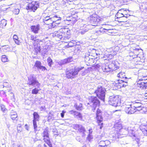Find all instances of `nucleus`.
I'll list each match as a JSON object with an SVG mask.
<instances>
[{"label":"nucleus","instance_id":"f257e3e1","mask_svg":"<svg viewBox=\"0 0 147 147\" xmlns=\"http://www.w3.org/2000/svg\"><path fill=\"white\" fill-rule=\"evenodd\" d=\"M114 127L115 131L113 136L116 138H121L124 137L123 135L128 134L130 136H135L134 128L131 127L125 126L122 127L121 124L120 122L116 123Z\"/></svg>","mask_w":147,"mask_h":147},{"label":"nucleus","instance_id":"f03ea898","mask_svg":"<svg viewBox=\"0 0 147 147\" xmlns=\"http://www.w3.org/2000/svg\"><path fill=\"white\" fill-rule=\"evenodd\" d=\"M28 84L30 85L34 86V87H36L37 88H35L33 89L32 91V93L33 94H37L40 91V90L38 89L39 88L40 83H39L38 81L34 77V75H31L28 77Z\"/></svg>","mask_w":147,"mask_h":147},{"label":"nucleus","instance_id":"7ed1b4c3","mask_svg":"<svg viewBox=\"0 0 147 147\" xmlns=\"http://www.w3.org/2000/svg\"><path fill=\"white\" fill-rule=\"evenodd\" d=\"M121 98V96L119 95H113L110 96L109 99V104L115 107L120 106Z\"/></svg>","mask_w":147,"mask_h":147},{"label":"nucleus","instance_id":"20e7f679","mask_svg":"<svg viewBox=\"0 0 147 147\" xmlns=\"http://www.w3.org/2000/svg\"><path fill=\"white\" fill-rule=\"evenodd\" d=\"M127 78L124 80H119L116 82H114L112 84V86L114 90H117L121 87H125L127 85Z\"/></svg>","mask_w":147,"mask_h":147},{"label":"nucleus","instance_id":"39448f33","mask_svg":"<svg viewBox=\"0 0 147 147\" xmlns=\"http://www.w3.org/2000/svg\"><path fill=\"white\" fill-rule=\"evenodd\" d=\"M84 67L75 68L74 69H70L66 72V77L69 79L73 78L74 76L78 74V72L84 68Z\"/></svg>","mask_w":147,"mask_h":147},{"label":"nucleus","instance_id":"423d86ee","mask_svg":"<svg viewBox=\"0 0 147 147\" xmlns=\"http://www.w3.org/2000/svg\"><path fill=\"white\" fill-rule=\"evenodd\" d=\"M99 101L96 97L92 96L89 97L88 104L92 107V110L94 111L96 107L99 105Z\"/></svg>","mask_w":147,"mask_h":147},{"label":"nucleus","instance_id":"0eeeda50","mask_svg":"<svg viewBox=\"0 0 147 147\" xmlns=\"http://www.w3.org/2000/svg\"><path fill=\"white\" fill-rule=\"evenodd\" d=\"M105 89L100 86L98 87L97 89L94 91V92L96 94L98 98L104 101L105 96Z\"/></svg>","mask_w":147,"mask_h":147},{"label":"nucleus","instance_id":"6e6552de","mask_svg":"<svg viewBox=\"0 0 147 147\" xmlns=\"http://www.w3.org/2000/svg\"><path fill=\"white\" fill-rule=\"evenodd\" d=\"M49 129L48 127L44 129L43 132L42 134V135L43 137V140L49 146V147H53L50 141V138L48 133Z\"/></svg>","mask_w":147,"mask_h":147},{"label":"nucleus","instance_id":"1a4fd4ad","mask_svg":"<svg viewBox=\"0 0 147 147\" xmlns=\"http://www.w3.org/2000/svg\"><path fill=\"white\" fill-rule=\"evenodd\" d=\"M38 7V3L36 1H33L28 4L26 9L27 10L34 12Z\"/></svg>","mask_w":147,"mask_h":147},{"label":"nucleus","instance_id":"9d476101","mask_svg":"<svg viewBox=\"0 0 147 147\" xmlns=\"http://www.w3.org/2000/svg\"><path fill=\"white\" fill-rule=\"evenodd\" d=\"M101 112L100 110L98 109H97L96 113V119L97 120V122L99 125H100V129H101L102 127V126L101 125H102L103 123L102 121H103V118L101 116Z\"/></svg>","mask_w":147,"mask_h":147},{"label":"nucleus","instance_id":"9b49d317","mask_svg":"<svg viewBox=\"0 0 147 147\" xmlns=\"http://www.w3.org/2000/svg\"><path fill=\"white\" fill-rule=\"evenodd\" d=\"M132 103L136 111H140L143 108L142 106V104L141 103V101L139 100H136L133 101Z\"/></svg>","mask_w":147,"mask_h":147},{"label":"nucleus","instance_id":"f8f14e48","mask_svg":"<svg viewBox=\"0 0 147 147\" xmlns=\"http://www.w3.org/2000/svg\"><path fill=\"white\" fill-rule=\"evenodd\" d=\"M60 31L59 30L58 31H55L53 33V35L54 36H55L58 38H59L62 40H64V42H66L69 38V37H67L64 36L62 35V33H61Z\"/></svg>","mask_w":147,"mask_h":147},{"label":"nucleus","instance_id":"ddd939ff","mask_svg":"<svg viewBox=\"0 0 147 147\" xmlns=\"http://www.w3.org/2000/svg\"><path fill=\"white\" fill-rule=\"evenodd\" d=\"M125 112L128 114H134L136 111L134 107L131 104L127 105L125 107Z\"/></svg>","mask_w":147,"mask_h":147},{"label":"nucleus","instance_id":"4468645a","mask_svg":"<svg viewBox=\"0 0 147 147\" xmlns=\"http://www.w3.org/2000/svg\"><path fill=\"white\" fill-rule=\"evenodd\" d=\"M119 64L117 61H113L109 63L108 65L111 71L115 70L119 67Z\"/></svg>","mask_w":147,"mask_h":147},{"label":"nucleus","instance_id":"2eb2a0df","mask_svg":"<svg viewBox=\"0 0 147 147\" xmlns=\"http://www.w3.org/2000/svg\"><path fill=\"white\" fill-rule=\"evenodd\" d=\"M69 113L74 116L75 117H77L80 119L81 120L82 119V116L81 114L76 111L71 110L69 111Z\"/></svg>","mask_w":147,"mask_h":147},{"label":"nucleus","instance_id":"dca6fc26","mask_svg":"<svg viewBox=\"0 0 147 147\" xmlns=\"http://www.w3.org/2000/svg\"><path fill=\"white\" fill-rule=\"evenodd\" d=\"M88 29L86 25H84L80 27V29L79 30L78 34L83 35L86 32L88 31Z\"/></svg>","mask_w":147,"mask_h":147},{"label":"nucleus","instance_id":"f3484780","mask_svg":"<svg viewBox=\"0 0 147 147\" xmlns=\"http://www.w3.org/2000/svg\"><path fill=\"white\" fill-rule=\"evenodd\" d=\"M100 22V19L97 17H91V22L93 26H97Z\"/></svg>","mask_w":147,"mask_h":147},{"label":"nucleus","instance_id":"a211bd4d","mask_svg":"<svg viewBox=\"0 0 147 147\" xmlns=\"http://www.w3.org/2000/svg\"><path fill=\"white\" fill-rule=\"evenodd\" d=\"M34 66L37 67L38 69H40L42 71H44L46 69L45 67L41 65V62L38 61H36Z\"/></svg>","mask_w":147,"mask_h":147},{"label":"nucleus","instance_id":"6ab92c4d","mask_svg":"<svg viewBox=\"0 0 147 147\" xmlns=\"http://www.w3.org/2000/svg\"><path fill=\"white\" fill-rule=\"evenodd\" d=\"M121 11H119L117 13L116 16L117 18H124V21H122V22H126V20L127 19V15L125 14L123 15V13H121Z\"/></svg>","mask_w":147,"mask_h":147},{"label":"nucleus","instance_id":"aec40b11","mask_svg":"<svg viewBox=\"0 0 147 147\" xmlns=\"http://www.w3.org/2000/svg\"><path fill=\"white\" fill-rule=\"evenodd\" d=\"M140 129L144 135L147 136V124H142L140 126Z\"/></svg>","mask_w":147,"mask_h":147},{"label":"nucleus","instance_id":"412c9836","mask_svg":"<svg viewBox=\"0 0 147 147\" xmlns=\"http://www.w3.org/2000/svg\"><path fill=\"white\" fill-rule=\"evenodd\" d=\"M30 29L31 31L34 33L37 34L40 30L39 26V25L32 26L30 27Z\"/></svg>","mask_w":147,"mask_h":147},{"label":"nucleus","instance_id":"4be33fe9","mask_svg":"<svg viewBox=\"0 0 147 147\" xmlns=\"http://www.w3.org/2000/svg\"><path fill=\"white\" fill-rule=\"evenodd\" d=\"M110 142L108 140L101 141L98 143L99 146L107 147L108 145L110 144Z\"/></svg>","mask_w":147,"mask_h":147},{"label":"nucleus","instance_id":"5701e85b","mask_svg":"<svg viewBox=\"0 0 147 147\" xmlns=\"http://www.w3.org/2000/svg\"><path fill=\"white\" fill-rule=\"evenodd\" d=\"M101 69L104 72H107L111 71L108 65L105 64H102Z\"/></svg>","mask_w":147,"mask_h":147},{"label":"nucleus","instance_id":"b1692460","mask_svg":"<svg viewBox=\"0 0 147 147\" xmlns=\"http://www.w3.org/2000/svg\"><path fill=\"white\" fill-rule=\"evenodd\" d=\"M72 60L71 57H69L67 59H65L63 60H61V62H59V64L61 65H62L65 64L69 63Z\"/></svg>","mask_w":147,"mask_h":147},{"label":"nucleus","instance_id":"393cba45","mask_svg":"<svg viewBox=\"0 0 147 147\" xmlns=\"http://www.w3.org/2000/svg\"><path fill=\"white\" fill-rule=\"evenodd\" d=\"M117 76L122 79V80H124V79H125V78H127V80H128V78L126 76L125 73L124 72H123L122 71H120L117 75Z\"/></svg>","mask_w":147,"mask_h":147},{"label":"nucleus","instance_id":"a878e982","mask_svg":"<svg viewBox=\"0 0 147 147\" xmlns=\"http://www.w3.org/2000/svg\"><path fill=\"white\" fill-rule=\"evenodd\" d=\"M10 115L11 118L13 120H14L18 117L16 112L14 111L13 110L11 111Z\"/></svg>","mask_w":147,"mask_h":147},{"label":"nucleus","instance_id":"bb28decb","mask_svg":"<svg viewBox=\"0 0 147 147\" xmlns=\"http://www.w3.org/2000/svg\"><path fill=\"white\" fill-rule=\"evenodd\" d=\"M0 85H2V86H3V88L6 87L7 88H9L11 87V85L10 84L7 82H0Z\"/></svg>","mask_w":147,"mask_h":147},{"label":"nucleus","instance_id":"cd10ccee","mask_svg":"<svg viewBox=\"0 0 147 147\" xmlns=\"http://www.w3.org/2000/svg\"><path fill=\"white\" fill-rule=\"evenodd\" d=\"M6 21L5 19L2 20L0 22V27L1 28H3L6 26Z\"/></svg>","mask_w":147,"mask_h":147},{"label":"nucleus","instance_id":"c85d7f7f","mask_svg":"<svg viewBox=\"0 0 147 147\" xmlns=\"http://www.w3.org/2000/svg\"><path fill=\"white\" fill-rule=\"evenodd\" d=\"M13 39L16 43L18 45H20L21 42L19 40H18V38L16 35L14 34L13 36Z\"/></svg>","mask_w":147,"mask_h":147},{"label":"nucleus","instance_id":"c756f323","mask_svg":"<svg viewBox=\"0 0 147 147\" xmlns=\"http://www.w3.org/2000/svg\"><path fill=\"white\" fill-rule=\"evenodd\" d=\"M74 107L78 110H81L82 109V104L81 103L76 104L74 105Z\"/></svg>","mask_w":147,"mask_h":147},{"label":"nucleus","instance_id":"7c9ffc66","mask_svg":"<svg viewBox=\"0 0 147 147\" xmlns=\"http://www.w3.org/2000/svg\"><path fill=\"white\" fill-rule=\"evenodd\" d=\"M138 87L142 89H146L147 88V86L144 84L143 81H142L140 84L138 85Z\"/></svg>","mask_w":147,"mask_h":147},{"label":"nucleus","instance_id":"2f4dec72","mask_svg":"<svg viewBox=\"0 0 147 147\" xmlns=\"http://www.w3.org/2000/svg\"><path fill=\"white\" fill-rule=\"evenodd\" d=\"M34 119L33 120L38 121L39 120V116L37 112H34L33 113Z\"/></svg>","mask_w":147,"mask_h":147},{"label":"nucleus","instance_id":"473e14b6","mask_svg":"<svg viewBox=\"0 0 147 147\" xmlns=\"http://www.w3.org/2000/svg\"><path fill=\"white\" fill-rule=\"evenodd\" d=\"M52 20H53V23L55 22L56 21H57L58 20H61V18L59 17H58L57 16H55L53 17H52Z\"/></svg>","mask_w":147,"mask_h":147},{"label":"nucleus","instance_id":"72a5a7b5","mask_svg":"<svg viewBox=\"0 0 147 147\" xmlns=\"http://www.w3.org/2000/svg\"><path fill=\"white\" fill-rule=\"evenodd\" d=\"M1 60L3 62L8 61V59L7 56L5 55H2L1 56Z\"/></svg>","mask_w":147,"mask_h":147},{"label":"nucleus","instance_id":"f704fd0d","mask_svg":"<svg viewBox=\"0 0 147 147\" xmlns=\"http://www.w3.org/2000/svg\"><path fill=\"white\" fill-rule=\"evenodd\" d=\"M34 49L36 53H38V52H40V46L39 45H38L37 46L35 45V46H34Z\"/></svg>","mask_w":147,"mask_h":147},{"label":"nucleus","instance_id":"c9c22d12","mask_svg":"<svg viewBox=\"0 0 147 147\" xmlns=\"http://www.w3.org/2000/svg\"><path fill=\"white\" fill-rule=\"evenodd\" d=\"M41 41V40H40L39 39H35V40H34V41H33V42H32L33 45L34 46H35V45L36 46V45H38V44Z\"/></svg>","mask_w":147,"mask_h":147},{"label":"nucleus","instance_id":"e433bc0d","mask_svg":"<svg viewBox=\"0 0 147 147\" xmlns=\"http://www.w3.org/2000/svg\"><path fill=\"white\" fill-rule=\"evenodd\" d=\"M47 61L48 63V65L50 67H51L52 65L53 64V62L52 59L50 57H49L47 59Z\"/></svg>","mask_w":147,"mask_h":147},{"label":"nucleus","instance_id":"4c0bfd02","mask_svg":"<svg viewBox=\"0 0 147 147\" xmlns=\"http://www.w3.org/2000/svg\"><path fill=\"white\" fill-rule=\"evenodd\" d=\"M52 19V17H51V18L50 19H49L45 23V24L47 25H49V24H51L52 25V24H53V20Z\"/></svg>","mask_w":147,"mask_h":147},{"label":"nucleus","instance_id":"58836bf2","mask_svg":"<svg viewBox=\"0 0 147 147\" xmlns=\"http://www.w3.org/2000/svg\"><path fill=\"white\" fill-rule=\"evenodd\" d=\"M59 30L60 31L61 33H62V35L63 33H65L67 32L68 31V30L67 28H62Z\"/></svg>","mask_w":147,"mask_h":147},{"label":"nucleus","instance_id":"ea45409f","mask_svg":"<svg viewBox=\"0 0 147 147\" xmlns=\"http://www.w3.org/2000/svg\"><path fill=\"white\" fill-rule=\"evenodd\" d=\"M37 121L33 120V125L34 126V131L36 132L37 130V125L36 124V121Z\"/></svg>","mask_w":147,"mask_h":147},{"label":"nucleus","instance_id":"a19ab883","mask_svg":"<svg viewBox=\"0 0 147 147\" xmlns=\"http://www.w3.org/2000/svg\"><path fill=\"white\" fill-rule=\"evenodd\" d=\"M85 130L84 127L81 125L79 127L78 131L80 132L84 133Z\"/></svg>","mask_w":147,"mask_h":147},{"label":"nucleus","instance_id":"79ce46f5","mask_svg":"<svg viewBox=\"0 0 147 147\" xmlns=\"http://www.w3.org/2000/svg\"><path fill=\"white\" fill-rule=\"evenodd\" d=\"M61 22V20L56 21L55 22H54L52 24V26L53 27H55L58 24H59Z\"/></svg>","mask_w":147,"mask_h":147},{"label":"nucleus","instance_id":"37998d69","mask_svg":"<svg viewBox=\"0 0 147 147\" xmlns=\"http://www.w3.org/2000/svg\"><path fill=\"white\" fill-rule=\"evenodd\" d=\"M89 72V69H88L85 70L84 71L82 72L81 74V75L82 76L85 75L87 74Z\"/></svg>","mask_w":147,"mask_h":147},{"label":"nucleus","instance_id":"c03bdc74","mask_svg":"<svg viewBox=\"0 0 147 147\" xmlns=\"http://www.w3.org/2000/svg\"><path fill=\"white\" fill-rule=\"evenodd\" d=\"M103 30H109V29H105V28H104V29H101L100 30L97 31V32L98 34H101L102 33H103Z\"/></svg>","mask_w":147,"mask_h":147},{"label":"nucleus","instance_id":"a18cd8bd","mask_svg":"<svg viewBox=\"0 0 147 147\" xmlns=\"http://www.w3.org/2000/svg\"><path fill=\"white\" fill-rule=\"evenodd\" d=\"M51 17L49 16H46L43 19V22L45 23L46 22V21H47L49 19H50Z\"/></svg>","mask_w":147,"mask_h":147},{"label":"nucleus","instance_id":"49530a36","mask_svg":"<svg viewBox=\"0 0 147 147\" xmlns=\"http://www.w3.org/2000/svg\"><path fill=\"white\" fill-rule=\"evenodd\" d=\"M1 107L2 111H3L4 112H5V111L7 110L5 108V106L2 104H1Z\"/></svg>","mask_w":147,"mask_h":147},{"label":"nucleus","instance_id":"de8ad7c7","mask_svg":"<svg viewBox=\"0 0 147 147\" xmlns=\"http://www.w3.org/2000/svg\"><path fill=\"white\" fill-rule=\"evenodd\" d=\"M20 10L18 9H15L13 10V13L15 14H18L19 13Z\"/></svg>","mask_w":147,"mask_h":147},{"label":"nucleus","instance_id":"09e8293b","mask_svg":"<svg viewBox=\"0 0 147 147\" xmlns=\"http://www.w3.org/2000/svg\"><path fill=\"white\" fill-rule=\"evenodd\" d=\"M9 88V89H7V91L6 90L4 91V92L5 93H8L9 94L11 92H12L11 88Z\"/></svg>","mask_w":147,"mask_h":147},{"label":"nucleus","instance_id":"8fccbe9b","mask_svg":"<svg viewBox=\"0 0 147 147\" xmlns=\"http://www.w3.org/2000/svg\"><path fill=\"white\" fill-rule=\"evenodd\" d=\"M17 130L18 132H21L22 130V126L20 125L18 126L17 127Z\"/></svg>","mask_w":147,"mask_h":147},{"label":"nucleus","instance_id":"3c124183","mask_svg":"<svg viewBox=\"0 0 147 147\" xmlns=\"http://www.w3.org/2000/svg\"><path fill=\"white\" fill-rule=\"evenodd\" d=\"M81 125H76L74 126V128L76 130L77 129L78 130L79 127H80V126Z\"/></svg>","mask_w":147,"mask_h":147},{"label":"nucleus","instance_id":"603ef678","mask_svg":"<svg viewBox=\"0 0 147 147\" xmlns=\"http://www.w3.org/2000/svg\"><path fill=\"white\" fill-rule=\"evenodd\" d=\"M31 40L34 41L36 39L35 37L33 35H31L30 36Z\"/></svg>","mask_w":147,"mask_h":147},{"label":"nucleus","instance_id":"864d4df0","mask_svg":"<svg viewBox=\"0 0 147 147\" xmlns=\"http://www.w3.org/2000/svg\"><path fill=\"white\" fill-rule=\"evenodd\" d=\"M65 113V111H62V112L61 114V116L63 118L64 117V114Z\"/></svg>","mask_w":147,"mask_h":147},{"label":"nucleus","instance_id":"5fc2aeb1","mask_svg":"<svg viewBox=\"0 0 147 147\" xmlns=\"http://www.w3.org/2000/svg\"><path fill=\"white\" fill-rule=\"evenodd\" d=\"M119 11H121V13H123V15H125L124 14L125 13V12L126 11V10H124V9H122L121 10H119Z\"/></svg>","mask_w":147,"mask_h":147},{"label":"nucleus","instance_id":"6e6d98bb","mask_svg":"<svg viewBox=\"0 0 147 147\" xmlns=\"http://www.w3.org/2000/svg\"><path fill=\"white\" fill-rule=\"evenodd\" d=\"M100 66V64H97L95 65V67L97 69L98 68H99Z\"/></svg>","mask_w":147,"mask_h":147},{"label":"nucleus","instance_id":"4d7b16f0","mask_svg":"<svg viewBox=\"0 0 147 147\" xmlns=\"http://www.w3.org/2000/svg\"><path fill=\"white\" fill-rule=\"evenodd\" d=\"M142 79H138V81L137 82V86H138V85H139V84H141V82H140L141 81H142Z\"/></svg>","mask_w":147,"mask_h":147},{"label":"nucleus","instance_id":"13d9d810","mask_svg":"<svg viewBox=\"0 0 147 147\" xmlns=\"http://www.w3.org/2000/svg\"><path fill=\"white\" fill-rule=\"evenodd\" d=\"M9 94L11 98L14 97V94L12 92H11Z\"/></svg>","mask_w":147,"mask_h":147},{"label":"nucleus","instance_id":"bf43d9fd","mask_svg":"<svg viewBox=\"0 0 147 147\" xmlns=\"http://www.w3.org/2000/svg\"><path fill=\"white\" fill-rule=\"evenodd\" d=\"M25 128L26 129L28 130V125L27 124H26L25 125Z\"/></svg>","mask_w":147,"mask_h":147},{"label":"nucleus","instance_id":"052dcab7","mask_svg":"<svg viewBox=\"0 0 147 147\" xmlns=\"http://www.w3.org/2000/svg\"><path fill=\"white\" fill-rule=\"evenodd\" d=\"M89 134H91L92 132V129H89Z\"/></svg>","mask_w":147,"mask_h":147},{"label":"nucleus","instance_id":"680f3d73","mask_svg":"<svg viewBox=\"0 0 147 147\" xmlns=\"http://www.w3.org/2000/svg\"><path fill=\"white\" fill-rule=\"evenodd\" d=\"M18 147H22V146L21 145L18 146Z\"/></svg>","mask_w":147,"mask_h":147},{"label":"nucleus","instance_id":"e2e57ef3","mask_svg":"<svg viewBox=\"0 0 147 147\" xmlns=\"http://www.w3.org/2000/svg\"><path fill=\"white\" fill-rule=\"evenodd\" d=\"M3 86L2 85H0V88H3Z\"/></svg>","mask_w":147,"mask_h":147},{"label":"nucleus","instance_id":"0e129e2a","mask_svg":"<svg viewBox=\"0 0 147 147\" xmlns=\"http://www.w3.org/2000/svg\"><path fill=\"white\" fill-rule=\"evenodd\" d=\"M44 147H47V146L45 144H44Z\"/></svg>","mask_w":147,"mask_h":147},{"label":"nucleus","instance_id":"69168bd1","mask_svg":"<svg viewBox=\"0 0 147 147\" xmlns=\"http://www.w3.org/2000/svg\"><path fill=\"white\" fill-rule=\"evenodd\" d=\"M69 20V21H71V20Z\"/></svg>","mask_w":147,"mask_h":147},{"label":"nucleus","instance_id":"338daca9","mask_svg":"<svg viewBox=\"0 0 147 147\" xmlns=\"http://www.w3.org/2000/svg\"><path fill=\"white\" fill-rule=\"evenodd\" d=\"M104 2H105V3H106V1H104Z\"/></svg>","mask_w":147,"mask_h":147},{"label":"nucleus","instance_id":"774afa93","mask_svg":"<svg viewBox=\"0 0 147 147\" xmlns=\"http://www.w3.org/2000/svg\"><path fill=\"white\" fill-rule=\"evenodd\" d=\"M67 1L68 0H67Z\"/></svg>","mask_w":147,"mask_h":147}]
</instances>
